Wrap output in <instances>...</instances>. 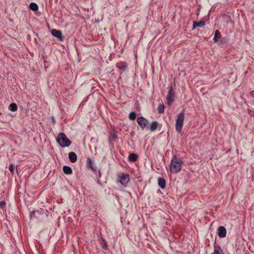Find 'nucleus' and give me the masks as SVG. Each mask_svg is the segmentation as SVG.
I'll return each instance as SVG.
<instances>
[{
	"instance_id": "9d476101",
	"label": "nucleus",
	"mask_w": 254,
	"mask_h": 254,
	"mask_svg": "<svg viewBox=\"0 0 254 254\" xmlns=\"http://www.w3.org/2000/svg\"><path fill=\"white\" fill-rule=\"evenodd\" d=\"M68 158L70 162L72 163L75 162L77 159L76 154L73 152H70L69 153Z\"/></svg>"
},
{
	"instance_id": "0eeeda50",
	"label": "nucleus",
	"mask_w": 254,
	"mask_h": 254,
	"mask_svg": "<svg viewBox=\"0 0 254 254\" xmlns=\"http://www.w3.org/2000/svg\"><path fill=\"white\" fill-rule=\"evenodd\" d=\"M226 229L224 226H220L218 229V236L220 238H224L226 236Z\"/></svg>"
},
{
	"instance_id": "a211bd4d",
	"label": "nucleus",
	"mask_w": 254,
	"mask_h": 254,
	"mask_svg": "<svg viewBox=\"0 0 254 254\" xmlns=\"http://www.w3.org/2000/svg\"><path fill=\"white\" fill-rule=\"evenodd\" d=\"M17 106L15 103H11L9 105L8 109L12 112H15L17 110Z\"/></svg>"
},
{
	"instance_id": "7ed1b4c3",
	"label": "nucleus",
	"mask_w": 254,
	"mask_h": 254,
	"mask_svg": "<svg viewBox=\"0 0 254 254\" xmlns=\"http://www.w3.org/2000/svg\"><path fill=\"white\" fill-rule=\"evenodd\" d=\"M184 113L182 112L179 114L177 116L176 123V129L177 131L180 132L182 129L184 120Z\"/></svg>"
},
{
	"instance_id": "ddd939ff",
	"label": "nucleus",
	"mask_w": 254,
	"mask_h": 254,
	"mask_svg": "<svg viewBox=\"0 0 254 254\" xmlns=\"http://www.w3.org/2000/svg\"><path fill=\"white\" fill-rule=\"evenodd\" d=\"M212 254H223V252L220 246L214 245V252Z\"/></svg>"
},
{
	"instance_id": "5701e85b",
	"label": "nucleus",
	"mask_w": 254,
	"mask_h": 254,
	"mask_svg": "<svg viewBox=\"0 0 254 254\" xmlns=\"http://www.w3.org/2000/svg\"><path fill=\"white\" fill-rule=\"evenodd\" d=\"M14 169V165L12 164H10V165L9 166V170L12 174H13Z\"/></svg>"
},
{
	"instance_id": "6ab92c4d",
	"label": "nucleus",
	"mask_w": 254,
	"mask_h": 254,
	"mask_svg": "<svg viewBox=\"0 0 254 254\" xmlns=\"http://www.w3.org/2000/svg\"><path fill=\"white\" fill-rule=\"evenodd\" d=\"M158 127V122L156 121H154L152 123L150 126V129L151 131L155 130Z\"/></svg>"
},
{
	"instance_id": "20e7f679",
	"label": "nucleus",
	"mask_w": 254,
	"mask_h": 254,
	"mask_svg": "<svg viewBox=\"0 0 254 254\" xmlns=\"http://www.w3.org/2000/svg\"><path fill=\"white\" fill-rule=\"evenodd\" d=\"M175 93L173 91L172 86H171L168 91L166 100H167V104L170 106L174 101L175 99Z\"/></svg>"
},
{
	"instance_id": "b1692460",
	"label": "nucleus",
	"mask_w": 254,
	"mask_h": 254,
	"mask_svg": "<svg viewBox=\"0 0 254 254\" xmlns=\"http://www.w3.org/2000/svg\"><path fill=\"white\" fill-rule=\"evenodd\" d=\"M5 205V202L4 201H0V208H1V209H3V208H4Z\"/></svg>"
},
{
	"instance_id": "39448f33",
	"label": "nucleus",
	"mask_w": 254,
	"mask_h": 254,
	"mask_svg": "<svg viewBox=\"0 0 254 254\" xmlns=\"http://www.w3.org/2000/svg\"><path fill=\"white\" fill-rule=\"evenodd\" d=\"M119 182L124 186L126 187L129 181V176L127 174L121 173L119 176Z\"/></svg>"
},
{
	"instance_id": "aec40b11",
	"label": "nucleus",
	"mask_w": 254,
	"mask_h": 254,
	"mask_svg": "<svg viewBox=\"0 0 254 254\" xmlns=\"http://www.w3.org/2000/svg\"><path fill=\"white\" fill-rule=\"evenodd\" d=\"M88 164L89 167L93 171L96 172V168L95 167L93 166V164L92 163V161L91 159H88Z\"/></svg>"
},
{
	"instance_id": "f03ea898",
	"label": "nucleus",
	"mask_w": 254,
	"mask_h": 254,
	"mask_svg": "<svg viewBox=\"0 0 254 254\" xmlns=\"http://www.w3.org/2000/svg\"><path fill=\"white\" fill-rule=\"evenodd\" d=\"M59 144L63 148L67 147L70 145L71 142L64 133H60L57 138Z\"/></svg>"
},
{
	"instance_id": "4be33fe9",
	"label": "nucleus",
	"mask_w": 254,
	"mask_h": 254,
	"mask_svg": "<svg viewBox=\"0 0 254 254\" xmlns=\"http://www.w3.org/2000/svg\"><path fill=\"white\" fill-rule=\"evenodd\" d=\"M136 117V113L134 112H131V113H130L129 115V119L131 120V121H133L135 119Z\"/></svg>"
},
{
	"instance_id": "9b49d317",
	"label": "nucleus",
	"mask_w": 254,
	"mask_h": 254,
	"mask_svg": "<svg viewBox=\"0 0 254 254\" xmlns=\"http://www.w3.org/2000/svg\"><path fill=\"white\" fill-rule=\"evenodd\" d=\"M158 186L162 189H164L166 187V181L162 178H159L158 179Z\"/></svg>"
},
{
	"instance_id": "6e6552de",
	"label": "nucleus",
	"mask_w": 254,
	"mask_h": 254,
	"mask_svg": "<svg viewBox=\"0 0 254 254\" xmlns=\"http://www.w3.org/2000/svg\"><path fill=\"white\" fill-rule=\"evenodd\" d=\"M51 33L52 35L56 38L60 39L61 40H63V37L62 36V33L61 31L53 29L52 30Z\"/></svg>"
},
{
	"instance_id": "412c9836",
	"label": "nucleus",
	"mask_w": 254,
	"mask_h": 254,
	"mask_svg": "<svg viewBox=\"0 0 254 254\" xmlns=\"http://www.w3.org/2000/svg\"><path fill=\"white\" fill-rule=\"evenodd\" d=\"M165 107L163 104H160L158 107V111L159 114L163 113L164 112Z\"/></svg>"
},
{
	"instance_id": "393cba45",
	"label": "nucleus",
	"mask_w": 254,
	"mask_h": 254,
	"mask_svg": "<svg viewBox=\"0 0 254 254\" xmlns=\"http://www.w3.org/2000/svg\"><path fill=\"white\" fill-rule=\"evenodd\" d=\"M252 96H254V91H253L251 93Z\"/></svg>"
},
{
	"instance_id": "2eb2a0df",
	"label": "nucleus",
	"mask_w": 254,
	"mask_h": 254,
	"mask_svg": "<svg viewBox=\"0 0 254 254\" xmlns=\"http://www.w3.org/2000/svg\"><path fill=\"white\" fill-rule=\"evenodd\" d=\"M138 155L134 153H131L128 156V160L130 162H135L137 160Z\"/></svg>"
},
{
	"instance_id": "f3484780",
	"label": "nucleus",
	"mask_w": 254,
	"mask_h": 254,
	"mask_svg": "<svg viewBox=\"0 0 254 254\" xmlns=\"http://www.w3.org/2000/svg\"><path fill=\"white\" fill-rule=\"evenodd\" d=\"M30 9L34 11H36L38 9V6L35 2H31L29 5Z\"/></svg>"
},
{
	"instance_id": "4468645a",
	"label": "nucleus",
	"mask_w": 254,
	"mask_h": 254,
	"mask_svg": "<svg viewBox=\"0 0 254 254\" xmlns=\"http://www.w3.org/2000/svg\"><path fill=\"white\" fill-rule=\"evenodd\" d=\"M63 171L64 174L67 175H70L72 173V169L70 167L68 166H64L63 167Z\"/></svg>"
},
{
	"instance_id": "f257e3e1",
	"label": "nucleus",
	"mask_w": 254,
	"mask_h": 254,
	"mask_svg": "<svg viewBox=\"0 0 254 254\" xmlns=\"http://www.w3.org/2000/svg\"><path fill=\"white\" fill-rule=\"evenodd\" d=\"M183 161L177 156H173L169 165V170L171 173L177 174L182 169Z\"/></svg>"
},
{
	"instance_id": "dca6fc26",
	"label": "nucleus",
	"mask_w": 254,
	"mask_h": 254,
	"mask_svg": "<svg viewBox=\"0 0 254 254\" xmlns=\"http://www.w3.org/2000/svg\"><path fill=\"white\" fill-rule=\"evenodd\" d=\"M220 37H221L220 32H219V31L218 30H216L215 31V34H214V36L213 38V41L215 42H217L218 41V39L220 38Z\"/></svg>"
},
{
	"instance_id": "1a4fd4ad",
	"label": "nucleus",
	"mask_w": 254,
	"mask_h": 254,
	"mask_svg": "<svg viewBox=\"0 0 254 254\" xmlns=\"http://www.w3.org/2000/svg\"><path fill=\"white\" fill-rule=\"evenodd\" d=\"M116 65L119 69L123 71H125L127 67V63L124 62H120L117 63Z\"/></svg>"
},
{
	"instance_id": "423d86ee",
	"label": "nucleus",
	"mask_w": 254,
	"mask_h": 254,
	"mask_svg": "<svg viewBox=\"0 0 254 254\" xmlns=\"http://www.w3.org/2000/svg\"><path fill=\"white\" fill-rule=\"evenodd\" d=\"M136 121L142 129L145 127L147 123V120L141 116L137 118Z\"/></svg>"
},
{
	"instance_id": "f8f14e48",
	"label": "nucleus",
	"mask_w": 254,
	"mask_h": 254,
	"mask_svg": "<svg viewBox=\"0 0 254 254\" xmlns=\"http://www.w3.org/2000/svg\"><path fill=\"white\" fill-rule=\"evenodd\" d=\"M204 21H200L199 22L193 21L192 29H194L196 27H201L205 25Z\"/></svg>"
}]
</instances>
